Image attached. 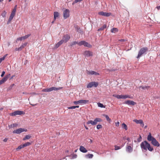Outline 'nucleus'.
Here are the masks:
<instances>
[{
	"instance_id": "obj_46",
	"label": "nucleus",
	"mask_w": 160,
	"mask_h": 160,
	"mask_svg": "<svg viewBox=\"0 0 160 160\" xmlns=\"http://www.w3.org/2000/svg\"><path fill=\"white\" fill-rule=\"evenodd\" d=\"M97 128L98 130L102 128V126L101 124H98L97 126Z\"/></svg>"
},
{
	"instance_id": "obj_53",
	"label": "nucleus",
	"mask_w": 160,
	"mask_h": 160,
	"mask_svg": "<svg viewBox=\"0 0 160 160\" xmlns=\"http://www.w3.org/2000/svg\"><path fill=\"white\" fill-rule=\"evenodd\" d=\"M115 126L116 127H118L119 125V122L118 121L117 122H116L115 123Z\"/></svg>"
},
{
	"instance_id": "obj_24",
	"label": "nucleus",
	"mask_w": 160,
	"mask_h": 160,
	"mask_svg": "<svg viewBox=\"0 0 160 160\" xmlns=\"http://www.w3.org/2000/svg\"><path fill=\"white\" fill-rule=\"evenodd\" d=\"M54 19L55 20L59 16V13L58 12H54Z\"/></svg>"
},
{
	"instance_id": "obj_31",
	"label": "nucleus",
	"mask_w": 160,
	"mask_h": 160,
	"mask_svg": "<svg viewBox=\"0 0 160 160\" xmlns=\"http://www.w3.org/2000/svg\"><path fill=\"white\" fill-rule=\"evenodd\" d=\"M18 125V124H16V123H13L12 124H11L10 125H9L8 127L9 128H14V127H17Z\"/></svg>"
},
{
	"instance_id": "obj_27",
	"label": "nucleus",
	"mask_w": 160,
	"mask_h": 160,
	"mask_svg": "<svg viewBox=\"0 0 160 160\" xmlns=\"http://www.w3.org/2000/svg\"><path fill=\"white\" fill-rule=\"evenodd\" d=\"M103 116L105 117L106 120L108 121L109 122H111V119L109 118L108 115L104 114L103 115Z\"/></svg>"
},
{
	"instance_id": "obj_43",
	"label": "nucleus",
	"mask_w": 160,
	"mask_h": 160,
	"mask_svg": "<svg viewBox=\"0 0 160 160\" xmlns=\"http://www.w3.org/2000/svg\"><path fill=\"white\" fill-rule=\"evenodd\" d=\"M137 142H141L142 140V137L140 134L139 135V138L137 139Z\"/></svg>"
},
{
	"instance_id": "obj_16",
	"label": "nucleus",
	"mask_w": 160,
	"mask_h": 160,
	"mask_svg": "<svg viewBox=\"0 0 160 160\" xmlns=\"http://www.w3.org/2000/svg\"><path fill=\"white\" fill-rule=\"evenodd\" d=\"M98 14L102 16L109 17L111 15V13L109 12H104L102 11L100 12H98Z\"/></svg>"
},
{
	"instance_id": "obj_9",
	"label": "nucleus",
	"mask_w": 160,
	"mask_h": 160,
	"mask_svg": "<svg viewBox=\"0 0 160 160\" xmlns=\"http://www.w3.org/2000/svg\"><path fill=\"white\" fill-rule=\"evenodd\" d=\"M133 143L129 144V145H128L126 148V151L127 152L129 153H131L132 152L133 150Z\"/></svg>"
},
{
	"instance_id": "obj_34",
	"label": "nucleus",
	"mask_w": 160,
	"mask_h": 160,
	"mask_svg": "<svg viewBox=\"0 0 160 160\" xmlns=\"http://www.w3.org/2000/svg\"><path fill=\"white\" fill-rule=\"evenodd\" d=\"M150 88V86H140L139 87V88H142V89H147V90H148V88Z\"/></svg>"
},
{
	"instance_id": "obj_8",
	"label": "nucleus",
	"mask_w": 160,
	"mask_h": 160,
	"mask_svg": "<svg viewBox=\"0 0 160 160\" xmlns=\"http://www.w3.org/2000/svg\"><path fill=\"white\" fill-rule=\"evenodd\" d=\"M24 112L22 111L19 110H17L14 111L13 112L10 113V115L11 116H15L17 115H21L24 114Z\"/></svg>"
},
{
	"instance_id": "obj_29",
	"label": "nucleus",
	"mask_w": 160,
	"mask_h": 160,
	"mask_svg": "<svg viewBox=\"0 0 160 160\" xmlns=\"http://www.w3.org/2000/svg\"><path fill=\"white\" fill-rule=\"evenodd\" d=\"M118 31V29L117 28H113L111 29V32L112 33H116Z\"/></svg>"
},
{
	"instance_id": "obj_36",
	"label": "nucleus",
	"mask_w": 160,
	"mask_h": 160,
	"mask_svg": "<svg viewBox=\"0 0 160 160\" xmlns=\"http://www.w3.org/2000/svg\"><path fill=\"white\" fill-rule=\"evenodd\" d=\"M31 136L29 135H27L23 138V140L24 141L26 139H28L31 138Z\"/></svg>"
},
{
	"instance_id": "obj_58",
	"label": "nucleus",
	"mask_w": 160,
	"mask_h": 160,
	"mask_svg": "<svg viewBox=\"0 0 160 160\" xmlns=\"http://www.w3.org/2000/svg\"><path fill=\"white\" fill-rule=\"evenodd\" d=\"M8 138H5L3 140V141L4 142H6L8 140Z\"/></svg>"
},
{
	"instance_id": "obj_52",
	"label": "nucleus",
	"mask_w": 160,
	"mask_h": 160,
	"mask_svg": "<svg viewBox=\"0 0 160 160\" xmlns=\"http://www.w3.org/2000/svg\"><path fill=\"white\" fill-rule=\"evenodd\" d=\"M69 109H75L74 106H71L68 108Z\"/></svg>"
},
{
	"instance_id": "obj_30",
	"label": "nucleus",
	"mask_w": 160,
	"mask_h": 160,
	"mask_svg": "<svg viewBox=\"0 0 160 160\" xmlns=\"http://www.w3.org/2000/svg\"><path fill=\"white\" fill-rule=\"evenodd\" d=\"M27 43L26 42L22 44L19 47V49H20L21 51L22 49L23 48L27 45Z\"/></svg>"
},
{
	"instance_id": "obj_49",
	"label": "nucleus",
	"mask_w": 160,
	"mask_h": 160,
	"mask_svg": "<svg viewBox=\"0 0 160 160\" xmlns=\"http://www.w3.org/2000/svg\"><path fill=\"white\" fill-rule=\"evenodd\" d=\"M15 15H14V14H12V13H11V14H10V16H9V17H10V18H12L13 19V17H14V16H15Z\"/></svg>"
},
{
	"instance_id": "obj_57",
	"label": "nucleus",
	"mask_w": 160,
	"mask_h": 160,
	"mask_svg": "<svg viewBox=\"0 0 160 160\" xmlns=\"http://www.w3.org/2000/svg\"><path fill=\"white\" fill-rule=\"evenodd\" d=\"M7 55H8L7 54H6L5 55L2 57V58H3V59L4 60L5 59L6 57L7 56Z\"/></svg>"
},
{
	"instance_id": "obj_19",
	"label": "nucleus",
	"mask_w": 160,
	"mask_h": 160,
	"mask_svg": "<svg viewBox=\"0 0 160 160\" xmlns=\"http://www.w3.org/2000/svg\"><path fill=\"white\" fill-rule=\"evenodd\" d=\"M75 29L77 30V32L80 33L82 32V31L80 27H79L77 25H75L74 26Z\"/></svg>"
},
{
	"instance_id": "obj_6",
	"label": "nucleus",
	"mask_w": 160,
	"mask_h": 160,
	"mask_svg": "<svg viewBox=\"0 0 160 160\" xmlns=\"http://www.w3.org/2000/svg\"><path fill=\"white\" fill-rule=\"evenodd\" d=\"M78 45L81 46L83 45L84 47L91 48L92 45L85 41L82 40L78 42Z\"/></svg>"
},
{
	"instance_id": "obj_15",
	"label": "nucleus",
	"mask_w": 160,
	"mask_h": 160,
	"mask_svg": "<svg viewBox=\"0 0 160 160\" xmlns=\"http://www.w3.org/2000/svg\"><path fill=\"white\" fill-rule=\"evenodd\" d=\"M124 103L125 104H128V105H132V106H134L136 104V102H135L133 101H131L130 100H128L127 101H125Z\"/></svg>"
},
{
	"instance_id": "obj_11",
	"label": "nucleus",
	"mask_w": 160,
	"mask_h": 160,
	"mask_svg": "<svg viewBox=\"0 0 160 160\" xmlns=\"http://www.w3.org/2000/svg\"><path fill=\"white\" fill-rule=\"evenodd\" d=\"M112 96L118 99L126 98V95H118V94H113Z\"/></svg>"
},
{
	"instance_id": "obj_59",
	"label": "nucleus",
	"mask_w": 160,
	"mask_h": 160,
	"mask_svg": "<svg viewBox=\"0 0 160 160\" xmlns=\"http://www.w3.org/2000/svg\"><path fill=\"white\" fill-rule=\"evenodd\" d=\"M126 140L128 142H130L131 141V140L129 138H128L127 139H126Z\"/></svg>"
},
{
	"instance_id": "obj_1",
	"label": "nucleus",
	"mask_w": 160,
	"mask_h": 160,
	"mask_svg": "<svg viewBox=\"0 0 160 160\" xmlns=\"http://www.w3.org/2000/svg\"><path fill=\"white\" fill-rule=\"evenodd\" d=\"M140 147L142 149L147 151L148 149L150 152L153 150V148L151 146L150 143L146 140L142 142L140 144Z\"/></svg>"
},
{
	"instance_id": "obj_41",
	"label": "nucleus",
	"mask_w": 160,
	"mask_h": 160,
	"mask_svg": "<svg viewBox=\"0 0 160 160\" xmlns=\"http://www.w3.org/2000/svg\"><path fill=\"white\" fill-rule=\"evenodd\" d=\"M24 148L22 144H21L17 148H16V150L17 151H18L22 148Z\"/></svg>"
},
{
	"instance_id": "obj_37",
	"label": "nucleus",
	"mask_w": 160,
	"mask_h": 160,
	"mask_svg": "<svg viewBox=\"0 0 160 160\" xmlns=\"http://www.w3.org/2000/svg\"><path fill=\"white\" fill-rule=\"evenodd\" d=\"M78 42L76 41H73L71 42L70 44V46L71 47H72L74 45H75L76 44H78Z\"/></svg>"
},
{
	"instance_id": "obj_18",
	"label": "nucleus",
	"mask_w": 160,
	"mask_h": 160,
	"mask_svg": "<svg viewBox=\"0 0 160 160\" xmlns=\"http://www.w3.org/2000/svg\"><path fill=\"white\" fill-rule=\"evenodd\" d=\"M84 54L87 57H89L92 55V52L89 51H85L84 52Z\"/></svg>"
},
{
	"instance_id": "obj_40",
	"label": "nucleus",
	"mask_w": 160,
	"mask_h": 160,
	"mask_svg": "<svg viewBox=\"0 0 160 160\" xmlns=\"http://www.w3.org/2000/svg\"><path fill=\"white\" fill-rule=\"evenodd\" d=\"M16 8H17V5H16L14 7V8L11 13L14 14V15L15 14V13L16 10Z\"/></svg>"
},
{
	"instance_id": "obj_38",
	"label": "nucleus",
	"mask_w": 160,
	"mask_h": 160,
	"mask_svg": "<svg viewBox=\"0 0 160 160\" xmlns=\"http://www.w3.org/2000/svg\"><path fill=\"white\" fill-rule=\"evenodd\" d=\"M31 143L29 142H26L25 143L22 144L23 146V147H27V146H28L31 145Z\"/></svg>"
},
{
	"instance_id": "obj_51",
	"label": "nucleus",
	"mask_w": 160,
	"mask_h": 160,
	"mask_svg": "<svg viewBox=\"0 0 160 160\" xmlns=\"http://www.w3.org/2000/svg\"><path fill=\"white\" fill-rule=\"evenodd\" d=\"M5 73V71H2V72L1 74V77H3L4 76Z\"/></svg>"
},
{
	"instance_id": "obj_54",
	"label": "nucleus",
	"mask_w": 160,
	"mask_h": 160,
	"mask_svg": "<svg viewBox=\"0 0 160 160\" xmlns=\"http://www.w3.org/2000/svg\"><path fill=\"white\" fill-rule=\"evenodd\" d=\"M119 41L120 42H125L126 41V40L124 39H122L119 40Z\"/></svg>"
},
{
	"instance_id": "obj_48",
	"label": "nucleus",
	"mask_w": 160,
	"mask_h": 160,
	"mask_svg": "<svg viewBox=\"0 0 160 160\" xmlns=\"http://www.w3.org/2000/svg\"><path fill=\"white\" fill-rule=\"evenodd\" d=\"M14 84H12L8 88V89L9 90H11L12 88L14 86Z\"/></svg>"
},
{
	"instance_id": "obj_7",
	"label": "nucleus",
	"mask_w": 160,
	"mask_h": 160,
	"mask_svg": "<svg viewBox=\"0 0 160 160\" xmlns=\"http://www.w3.org/2000/svg\"><path fill=\"white\" fill-rule=\"evenodd\" d=\"M27 129L24 128H20L13 131V133H16L17 134H20L21 133L23 132H27Z\"/></svg>"
},
{
	"instance_id": "obj_22",
	"label": "nucleus",
	"mask_w": 160,
	"mask_h": 160,
	"mask_svg": "<svg viewBox=\"0 0 160 160\" xmlns=\"http://www.w3.org/2000/svg\"><path fill=\"white\" fill-rule=\"evenodd\" d=\"M53 91L52 87L49 88H46L42 90V91L45 92H49Z\"/></svg>"
},
{
	"instance_id": "obj_39",
	"label": "nucleus",
	"mask_w": 160,
	"mask_h": 160,
	"mask_svg": "<svg viewBox=\"0 0 160 160\" xmlns=\"http://www.w3.org/2000/svg\"><path fill=\"white\" fill-rule=\"evenodd\" d=\"M87 73L88 75H94V71H87Z\"/></svg>"
},
{
	"instance_id": "obj_61",
	"label": "nucleus",
	"mask_w": 160,
	"mask_h": 160,
	"mask_svg": "<svg viewBox=\"0 0 160 160\" xmlns=\"http://www.w3.org/2000/svg\"><path fill=\"white\" fill-rule=\"evenodd\" d=\"M127 138L126 136H124L123 138V139L124 140H126Z\"/></svg>"
},
{
	"instance_id": "obj_50",
	"label": "nucleus",
	"mask_w": 160,
	"mask_h": 160,
	"mask_svg": "<svg viewBox=\"0 0 160 160\" xmlns=\"http://www.w3.org/2000/svg\"><path fill=\"white\" fill-rule=\"evenodd\" d=\"M133 97L130 96L126 94V98H132Z\"/></svg>"
},
{
	"instance_id": "obj_42",
	"label": "nucleus",
	"mask_w": 160,
	"mask_h": 160,
	"mask_svg": "<svg viewBox=\"0 0 160 160\" xmlns=\"http://www.w3.org/2000/svg\"><path fill=\"white\" fill-rule=\"evenodd\" d=\"M6 12L5 11H4L1 13V16L3 18H5L6 14Z\"/></svg>"
},
{
	"instance_id": "obj_5",
	"label": "nucleus",
	"mask_w": 160,
	"mask_h": 160,
	"mask_svg": "<svg viewBox=\"0 0 160 160\" xmlns=\"http://www.w3.org/2000/svg\"><path fill=\"white\" fill-rule=\"evenodd\" d=\"M89 102V101L88 100L81 99L78 101H74L73 103L76 105H77L78 104H86L87 103H88Z\"/></svg>"
},
{
	"instance_id": "obj_33",
	"label": "nucleus",
	"mask_w": 160,
	"mask_h": 160,
	"mask_svg": "<svg viewBox=\"0 0 160 160\" xmlns=\"http://www.w3.org/2000/svg\"><path fill=\"white\" fill-rule=\"evenodd\" d=\"M95 121H96V123L97 124L98 122H102V120L100 118H96L95 119Z\"/></svg>"
},
{
	"instance_id": "obj_21",
	"label": "nucleus",
	"mask_w": 160,
	"mask_h": 160,
	"mask_svg": "<svg viewBox=\"0 0 160 160\" xmlns=\"http://www.w3.org/2000/svg\"><path fill=\"white\" fill-rule=\"evenodd\" d=\"M96 121H95V119L94 121L89 120L87 122V124H91L92 125H95L96 124Z\"/></svg>"
},
{
	"instance_id": "obj_3",
	"label": "nucleus",
	"mask_w": 160,
	"mask_h": 160,
	"mask_svg": "<svg viewBox=\"0 0 160 160\" xmlns=\"http://www.w3.org/2000/svg\"><path fill=\"white\" fill-rule=\"evenodd\" d=\"M148 51V48L147 47H144L141 48L138 52V53L137 58H139L143 54H146L147 52Z\"/></svg>"
},
{
	"instance_id": "obj_28",
	"label": "nucleus",
	"mask_w": 160,
	"mask_h": 160,
	"mask_svg": "<svg viewBox=\"0 0 160 160\" xmlns=\"http://www.w3.org/2000/svg\"><path fill=\"white\" fill-rule=\"evenodd\" d=\"M107 25L106 24H104L103 25L102 27L99 28L98 30V31L103 30L105 28H106Z\"/></svg>"
},
{
	"instance_id": "obj_62",
	"label": "nucleus",
	"mask_w": 160,
	"mask_h": 160,
	"mask_svg": "<svg viewBox=\"0 0 160 160\" xmlns=\"http://www.w3.org/2000/svg\"><path fill=\"white\" fill-rule=\"evenodd\" d=\"M12 18L9 17V19H8V20L9 21H10V22H11V21L12 20Z\"/></svg>"
},
{
	"instance_id": "obj_60",
	"label": "nucleus",
	"mask_w": 160,
	"mask_h": 160,
	"mask_svg": "<svg viewBox=\"0 0 160 160\" xmlns=\"http://www.w3.org/2000/svg\"><path fill=\"white\" fill-rule=\"evenodd\" d=\"M4 60L3 59V58H0V62H2Z\"/></svg>"
},
{
	"instance_id": "obj_4",
	"label": "nucleus",
	"mask_w": 160,
	"mask_h": 160,
	"mask_svg": "<svg viewBox=\"0 0 160 160\" xmlns=\"http://www.w3.org/2000/svg\"><path fill=\"white\" fill-rule=\"evenodd\" d=\"M98 82H95L93 81L89 82L87 85V88H89L92 87H97L98 85Z\"/></svg>"
},
{
	"instance_id": "obj_32",
	"label": "nucleus",
	"mask_w": 160,
	"mask_h": 160,
	"mask_svg": "<svg viewBox=\"0 0 160 160\" xmlns=\"http://www.w3.org/2000/svg\"><path fill=\"white\" fill-rule=\"evenodd\" d=\"M98 107H99L101 108H105V106L103 104L101 103L100 102H98Z\"/></svg>"
},
{
	"instance_id": "obj_45",
	"label": "nucleus",
	"mask_w": 160,
	"mask_h": 160,
	"mask_svg": "<svg viewBox=\"0 0 160 160\" xmlns=\"http://www.w3.org/2000/svg\"><path fill=\"white\" fill-rule=\"evenodd\" d=\"M83 0H75L74 1H73L72 3V5H74L75 4L78 2H80L81 1H83Z\"/></svg>"
},
{
	"instance_id": "obj_47",
	"label": "nucleus",
	"mask_w": 160,
	"mask_h": 160,
	"mask_svg": "<svg viewBox=\"0 0 160 160\" xmlns=\"http://www.w3.org/2000/svg\"><path fill=\"white\" fill-rule=\"evenodd\" d=\"M72 159H74L77 158V155L76 154H74L73 153L72 154Z\"/></svg>"
},
{
	"instance_id": "obj_23",
	"label": "nucleus",
	"mask_w": 160,
	"mask_h": 160,
	"mask_svg": "<svg viewBox=\"0 0 160 160\" xmlns=\"http://www.w3.org/2000/svg\"><path fill=\"white\" fill-rule=\"evenodd\" d=\"M93 156V155L92 154H88L85 155L84 157L86 158H92Z\"/></svg>"
},
{
	"instance_id": "obj_13",
	"label": "nucleus",
	"mask_w": 160,
	"mask_h": 160,
	"mask_svg": "<svg viewBox=\"0 0 160 160\" xmlns=\"http://www.w3.org/2000/svg\"><path fill=\"white\" fill-rule=\"evenodd\" d=\"M10 75V74L6 75L4 78H3L1 80H0V85L5 82L8 78L9 77Z\"/></svg>"
},
{
	"instance_id": "obj_26",
	"label": "nucleus",
	"mask_w": 160,
	"mask_h": 160,
	"mask_svg": "<svg viewBox=\"0 0 160 160\" xmlns=\"http://www.w3.org/2000/svg\"><path fill=\"white\" fill-rule=\"evenodd\" d=\"M122 128L123 129H125V130H127L128 129L127 125L124 123H123L122 124Z\"/></svg>"
},
{
	"instance_id": "obj_55",
	"label": "nucleus",
	"mask_w": 160,
	"mask_h": 160,
	"mask_svg": "<svg viewBox=\"0 0 160 160\" xmlns=\"http://www.w3.org/2000/svg\"><path fill=\"white\" fill-rule=\"evenodd\" d=\"M94 75H95L96 76H97L99 75V74L98 73L95 71Z\"/></svg>"
},
{
	"instance_id": "obj_17",
	"label": "nucleus",
	"mask_w": 160,
	"mask_h": 160,
	"mask_svg": "<svg viewBox=\"0 0 160 160\" xmlns=\"http://www.w3.org/2000/svg\"><path fill=\"white\" fill-rule=\"evenodd\" d=\"M79 150L80 152L83 153H86L88 152V150L82 146L80 147Z\"/></svg>"
},
{
	"instance_id": "obj_2",
	"label": "nucleus",
	"mask_w": 160,
	"mask_h": 160,
	"mask_svg": "<svg viewBox=\"0 0 160 160\" xmlns=\"http://www.w3.org/2000/svg\"><path fill=\"white\" fill-rule=\"evenodd\" d=\"M147 140L151 142V144L154 146L159 147L160 146V144L156 140V138L152 136L150 132L149 133L147 136Z\"/></svg>"
},
{
	"instance_id": "obj_10",
	"label": "nucleus",
	"mask_w": 160,
	"mask_h": 160,
	"mask_svg": "<svg viewBox=\"0 0 160 160\" xmlns=\"http://www.w3.org/2000/svg\"><path fill=\"white\" fill-rule=\"evenodd\" d=\"M70 11L69 9H66L63 12V17L64 19H67L70 16Z\"/></svg>"
},
{
	"instance_id": "obj_56",
	"label": "nucleus",
	"mask_w": 160,
	"mask_h": 160,
	"mask_svg": "<svg viewBox=\"0 0 160 160\" xmlns=\"http://www.w3.org/2000/svg\"><path fill=\"white\" fill-rule=\"evenodd\" d=\"M15 50L16 51H21L20 49H19V47L18 48H16L15 49Z\"/></svg>"
},
{
	"instance_id": "obj_44",
	"label": "nucleus",
	"mask_w": 160,
	"mask_h": 160,
	"mask_svg": "<svg viewBox=\"0 0 160 160\" xmlns=\"http://www.w3.org/2000/svg\"><path fill=\"white\" fill-rule=\"evenodd\" d=\"M114 147H115L114 149L115 150H118L119 149H120L122 147H120V146H117V145H115L114 146Z\"/></svg>"
},
{
	"instance_id": "obj_12",
	"label": "nucleus",
	"mask_w": 160,
	"mask_h": 160,
	"mask_svg": "<svg viewBox=\"0 0 160 160\" xmlns=\"http://www.w3.org/2000/svg\"><path fill=\"white\" fill-rule=\"evenodd\" d=\"M70 38V36L68 34H66L63 36L62 39L61 40H62L63 43L64 42L66 43L68 42Z\"/></svg>"
},
{
	"instance_id": "obj_64",
	"label": "nucleus",
	"mask_w": 160,
	"mask_h": 160,
	"mask_svg": "<svg viewBox=\"0 0 160 160\" xmlns=\"http://www.w3.org/2000/svg\"><path fill=\"white\" fill-rule=\"evenodd\" d=\"M157 9H158V10H159L160 9V5L159 6H157Z\"/></svg>"
},
{
	"instance_id": "obj_63",
	"label": "nucleus",
	"mask_w": 160,
	"mask_h": 160,
	"mask_svg": "<svg viewBox=\"0 0 160 160\" xmlns=\"http://www.w3.org/2000/svg\"><path fill=\"white\" fill-rule=\"evenodd\" d=\"M12 18L9 17V19H8V20L9 21H10V22H11V21L12 20Z\"/></svg>"
},
{
	"instance_id": "obj_14",
	"label": "nucleus",
	"mask_w": 160,
	"mask_h": 160,
	"mask_svg": "<svg viewBox=\"0 0 160 160\" xmlns=\"http://www.w3.org/2000/svg\"><path fill=\"white\" fill-rule=\"evenodd\" d=\"M30 35L31 34H28L24 36L18 38L17 39L16 42H17V41H22V40L25 39H26L27 38L29 37L30 36Z\"/></svg>"
},
{
	"instance_id": "obj_25",
	"label": "nucleus",
	"mask_w": 160,
	"mask_h": 160,
	"mask_svg": "<svg viewBox=\"0 0 160 160\" xmlns=\"http://www.w3.org/2000/svg\"><path fill=\"white\" fill-rule=\"evenodd\" d=\"M133 121L135 122L137 124H142V120L141 119H140L139 120L137 119H134Z\"/></svg>"
},
{
	"instance_id": "obj_35",
	"label": "nucleus",
	"mask_w": 160,
	"mask_h": 160,
	"mask_svg": "<svg viewBox=\"0 0 160 160\" xmlns=\"http://www.w3.org/2000/svg\"><path fill=\"white\" fill-rule=\"evenodd\" d=\"M53 90L58 91L61 90L62 88V87L56 88L54 87H52Z\"/></svg>"
},
{
	"instance_id": "obj_20",
	"label": "nucleus",
	"mask_w": 160,
	"mask_h": 160,
	"mask_svg": "<svg viewBox=\"0 0 160 160\" xmlns=\"http://www.w3.org/2000/svg\"><path fill=\"white\" fill-rule=\"evenodd\" d=\"M63 43L62 40H61L55 45L54 48L56 49L58 48L60 45Z\"/></svg>"
}]
</instances>
